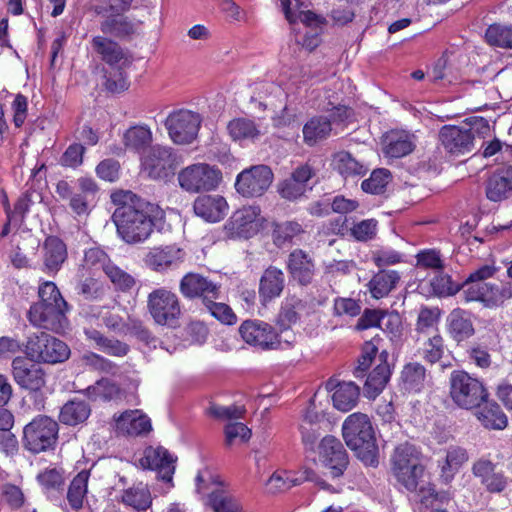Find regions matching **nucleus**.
<instances>
[{
  "mask_svg": "<svg viewBox=\"0 0 512 512\" xmlns=\"http://www.w3.org/2000/svg\"><path fill=\"white\" fill-rule=\"evenodd\" d=\"M117 208L112 214L119 237L127 244L145 242L153 233V217L145 210L146 203L131 191H119L111 195Z\"/></svg>",
  "mask_w": 512,
  "mask_h": 512,
  "instance_id": "nucleus-1",
  "label": "nucleus"
},
{
  "mask_svg": "<svg viewBox=\"0 0 512 512\" xmlns=\"http://www.w3.org/2000/svg\"><path fill=\"white\" fill-rule=\"evenodd\" d=\"M347 446L368 466H377L378 447L369 417L363 413H353L347 417L342 427Z\"/></svg>",
  "mask_w": 512,
  "mask_h": 512,
  "instance_id": "nucleus-2",
  "label": "nucleus"
},
{
  "mask_svg": "<svg viewBox=\"0 0 512 512\" xmlns=\"http://www.w3.org/2000/svg\"><path fill=\"white\" fill-rule=\"evenodd\" d=\"M422 453L413 444L405 442L395 447L390 463L391 472L398 483L408 491H417L425 467L422 463Z\"/></svg>",
  "mask_w": 512,
  "mask_h": 512,
  "instance_id": "nucleus-3",
  "label": "nucleus"
},
{
  "mask_svg": "<svg viewBox=\"0 0 512 512\" xmlns=\"http://www.w3.org/2000/svg\"><path fill=\"white\" fill-rule=\"evenodd\" d=\"M34 361L30 357L14 358L11 364L12 376L20 388L36 393L34 407L41 411L45 408V398L41 390L46 386L47 373Z\"/></svg>",
  "mask_w": 512,
  "mask_h": 512,
  "instance_id": "nucleus-4",
  "label": "nucleus"
},
{
  "mask_svg": "<svg viewBox=\"0 0 512 512\" xmlns=\"http://www.w3.org/2000/svg\"><path fill=\"white\" fill-rule=\"evenodd\" d=\"M450 396L460 408L473 409L486 402L489 394L481 381L458 370L450 376Z\"/></svg>",
  "mask_w": 512,
  "mask_h": 512,
  "instance_id": "nucleus-5",
  "label": "nucleus"
},
{
  "mask_svg": "<svg viewBox=\"0 0 512 512\" xmlns=\"http://www.w3.org/2000/svg\"><path fill=\"white\" fill-rule=\"evenodd\" d=\"M59 425L47 415H38L23 428V446L38 454L53 449L57 443Z\"/></svg>",
  "mask_w": 512,
  "mask_h": 512,
  "instance_id": "nucleus-6",
  "label": "nucleus"
},
{
  "mask_svg": "<svg viewBox=\"0 0 512 512\" xmlns=\"http://www.w3.org/2000/svg\"><path fill=\"white\" fill-rule=\"evenodd\" d=\"M182 158L167 146H152L142 158V172L153 180L167 181L175 175Z\"/></svg>",
  "mask_w": 512,
  "mask_h": 512,
  "instance_id": "nucleus-7",
  "label": "nucleus"
},
{
  "mask_svg": "<svg viewBox=\"0 0 512 512\" xmlns=\"http://www.w3.org/2000/svg\"><path fill=\"white\" fill-rule=\"evenodd\" d=\"M147 309L157 325L175 328L182 314L178 296L166 288L148 294Z\"/></svg>",
  "mask_w": 512,
  "mask_h": 512,
  "instance_id": "nucleus-8",
  "label": "nucleus"
},
{
  "mask_svg": "<svg viewBox=\"0 0 512 512\" xmlns=\"http://www.w3.org/2000/svg\"><path fill=\"white\" fill-rule=\"evenodd\" d=\"M25 353L35 361L55 364L67 360L70 349L63 341L45 332H40L28 338Z\"/></svg>",
  "mask_w": 512,
  "mask_h": 512,
  "instance_id": "nucleus-9",
  "label": "nucleus"
},
{
  "mask_svg": "<svg viewBox=\"0 0 512 512\" xmlns=\"http://www.w3.org/2000/svg\"><path fill=\"white\" fill-rule=\"evenodd\" d=\"M221 180L220 170L206 163L189 165L178 173L179 186L188 193L213 190Z\"/></svg>",
  "mask_w": 512,
  "mask_h": 512,
  "instance_id": "nucleus-10",
  "label": "nucleus"
},
{
  "mask_svg": "<svg viewBox=\"0 0 512 512\" xmlns=\"http://www.w3.org/2000/svg\"><path fill=\"white\" fill-rule=\"evenodd\" d=\"M201 117L198 113L181 109L169 114L165 121V127L170 139L178 145L193 142L201 125Z\"/></svg>",
  "mask_w": 512,
  "mask_h": 512,
  "instance_id": "nucleus-11",
  "label": "nucleus"
},
{
  "mask_svg": "<svg viewBox=\"0 0 512 512\" xmlns=\"http://www.w3.org/2000/svg\"><path fill=\"white\" fill-rule=\"evenodd\" d=\"M239 333L246 343L262 349H278L282 342L287 345L291 343L288 338L282 339V335L276 333L271 325L258 320L244 321Z\"/></svg>",
  "mask_w": 512,
  "mask_h": 512,
  "instance_id": "nucleus-12",
  "label": "nucleus"
},
{
  "mask_svg": "<svg viewBox=\"0 0 512 512\" xmlns=\"http://www.w3.org/2000/svg\"><path fill=\"white\" fill-rule=\"evenodd\" d=\"M463 297L466 302H480L485 308L500 307L512 299V282L500 286L492 283L472 284L463 290Z\"/></svg>",
  "mask_w": 512,
  "mask_h": 512,
  "instance_id": "nucleus-13",
  "label": "nucleus"
},
{
  "mask_svg": "<svg viewBox=\"0 0 512 512\" xmlns=\"http://www.w3.org/2000/svg\"><path fill=\"white\" fill-rule=\"evenodd\" d=\"M273 181L272 170L266 165H256L243 170L236 179L235 188L244 197H259Z\"/></svg>",
  "mask_w": 512,
  "mask_h": 512,
  "instance_id": "nucleus-14",
  "label": "nucleus"
},
{
  "mask_svg": "<svg viewBox=\"0 0 512 512\" xmlns=\"http://www.w3.org/2000/svg\"><path fill=\"white\" fill-rule=\"evenodd\" d=\"M69 307L60 304H33L28 312V318L32 325L60 333L68 325L66 312Z\"/></svg>",
  "mask_w": 512,
  "mask_h": 512,
  "instance_id": "nucleus-15",
  "label": "nucleus"
},
{
  "mask_svg": "<svg viewBox=\"0 0 512 512\" xmlns=\"http://www.w3.org/2000/svg\"><path fill=\"white\" fill-rule=\"evenodd\" d=\"M441 145L451 155L459 156L472 152L475 142L473 127L445 125L439 131Z\"/></svg>",
  "mask_w": 512,
  "mask_h": 512,
  "instance_id": "nucleus-16",
  "label": "nucleus"
},
{
  "mask_svg": "<svg viewBox=\"0 0 512 512\" xmlns=\"http://www.w3.org/2000/svg\"><path fill=\"white\" fill-rule=\"evenodd\" d=\"M260 208L244 206L236 210L224 225V232L229 238L249 239L258 232L257 218Z\"/></svg>",
  "mask_w": 512,
  "mask_h": 512,
  "instance_id": "nucleus-17",
  "label": "nucleus"
},
{
  "mask_svg": "<svg viewBox=\"0 0 512 512\" xmlns=\"http://www.w3.org/2000/svg\"><path fill=\"white\" fill-rule=\"evenodd\" d=\"M220 284L199 273H187L180 281L181 294L188 299L199 298L202 304L209 298H220Z\"/></svg>",
  "mask_w": 512,
  "mask_h": 512,
  "instance_id": "nucleus-18",
  "label": "nucleus"
},
{
  "mask_svg": "<svg viewBox=\"0 0 512 512\" xmlns=\"http://www.w3.org/2000/svg\"><path fill=\"white\" fill-rule=\"evenodd\" d=\"M319 456L326 467L331 470L333 477L343 474L348 465V455L339 439L325 436L319 444Z\"/></svg>",
  "mask_w": 512,
  "mask_h": 512,
  "instance_id": "nucleus-19",
  "label": "nucleus"
},
{
  "mask_svg": "<svg viewBox=\"0 0 512 512\" xmlns=\"http://www.w3.org/2000/svg\"><path fill=\"white\" fill-rule=\"evenodd\" d=\"M312 167L308 164L298 166L289 177L278 184V192L286 200H296L311 190L309 182L314 176Z\"/></svg>",
  "mask_w": 512,
  "mask_h": 512,
  "instance_id": "nucleus-20",
  "label": "nucleus"
},
{
  "mask_svg": "<svg viewBox=\"0 0 512 512\" xmlns=\"http://www.w3.org/2000/svg\"><path fill=\"white\" fill-rule=\"evenodd\" d=\"M176 457L164 447H148L144 456L140 459V465L144 469L157 471L159 477L166 482L172 480L175 472Z\"/></svg>",
  "mask_w": 512,
  "mask_h": 512,
  "instance_id": "nucleus-21",
  "label": "nucleus"
},
{
  "mask_svg": "<svg viewBox=\"0 0 512 512\" xmlns=\"http://www.w3.org/2000/svg\"><path fill=\"white\" fill-rule=\"evenodd\" d=\"M287 270L294 281L306 287L313 282L316 271L315 262L304 250L295 249L288 255Z\"/></svg>",
  "mask_w": 512,
  "mask_h": 512,
  "instance_id": "nucleus-22",
  "label": "nucleus"
},
{
  "mask_svg": "<svg viewBox=\"0 0 512 512\" xmlns=\"http://www.w3.org/2000/svg\"><path fill=\"white\" fill-rule=\"evenodd\" d=\"M195 214L207 222H219L222 220L228 210V203L221 195H201L198 196L193 204Z\"/></svg>",
  "mask_w": 512,
  "mask_h": 512,
  "instance_id": "nucleus-23",
  "label": "nucleus"
},
{
  "mask_svg": "<svg viewBox=\"0 0 512 512\" xmlns=\"http://www.w3.org/2000/svg\"><path fill=\"white\" fill-rule=\"evenodd\" d=\"M472 472L490 493H501L507 486V478L490 460L479 459L473 464Z\"/></svg>",
  "mask_w": 512,
  "mask_h": 512,
  "instance_id": "nucleus-24",
  "label": "nucleus"
},
{
  "mask_svg": "<svg viewBox=\"0 0 512 512\" xmlns=\"http://www.w3.org/2000/svg\"><path fill=\"white\" fill-rule=\"evenodd\" d=\"M389 354L383 350L377 358L378 364L368 374L364 383V393L368 398H375L379 395L387 385L390 376L391 368L388 363Z\"/></svg>",
  "mask_w": 512,
  "mask_h": 512,
  "instance_id": "nucleus-25",
  "label": "nucleus"
},
{
  "mask_svg": "<svg viewBox=\"0 0 512 512\" xmlns=\"http://www.w3.org/2000/svg\"><path fill=\"white\" fill-rule=\"evenodd\" d=\"M100 30L104 35L116 38H131L136 32V24L122 12H113L100 22Z\"/></svg>",
  "mask_w": 512,
  "mask_h": 512,
  "instance_id": "nucleus-26",
  "label": "nucleus"
},
{
  "mask_svg": "<svg viewBox=\"0 0 512 512\" xmlns=\"http://www.w3.org/2000/svg\"><path fill=\"white\" fill-rule=\"evenodd\" d=\"M512 194V167L496 170L486 181V196L489 200L497 202L508 198Z\"/></svg>",
  "mask_w": 512,
  "mask_h": 512,
  "instance_id": "nucleus-27",
  "label": "nucleus"
},
{
  "mask_svg": "<svg viewBox=\"0 0 512 512\" xmlns=\"http://www.w3.org/2000/svg\"><path fill=\"white\" fill-rule=\"evenodd\" d=\"M44 271L56 273L67 259L66 244L56 236H49L43 243Z\"/></svg>",
  "mask_w": 512,
  "mask_h": 512,
  "instance_id": "nucleus-28",
  "label": "nucleus"
},
{
  "mask_svg": "<svg viewBox=\"0 0 512 512\" xmlns=\"http://www.w3.org/2000/svg\"><path fill=\"white\" fill-rule=\"evenodd\" d=\"M284 287L285 275L281 269L269 266L264 270L259 283V295L263 302L279 297Z\"/></svg>",
  "mask_w": 512,
  "mask_h": 512,
  "instance_id": "nucleus-29",
  "label": "nucleus"
},
{
  "mask_svg": "<svg viewBox=\"0 0 512 512\" xmlns=\"http://www.w3.org/2000/svg\"><path fill=\"white\" fill-rule=\"evenodd\" d=\"M91 406L82 399L74 398L67 401L58 415L59 422L66 426L75 427L86 423L91 415Z\"/></svg>",
  "mask_w": 512,
  "mask_h": 512,
  "instance_id": "nucleus-30",
  "label": "nucleus"
},
{
  "mask_svg": "<svg viewBox=\"0 0 512 512\" xmlns=\"http://www.w3.org/2000/svg\"><path fill=\"white\" fill-rule=\"evenodd\" d=\"M115 420L118 428L131 436L146 434L152 429L150 418L139 410H127Z\"/></svg>",
  "mask_w": 512,
  "mask_h": 512,
  "instance_id": "nucleus-31",
  "label": "nucleus"
},
{
  "mask_svg": "<svg viewBox=\"0 0 512 512\" xmlns=\"http://www.w3.org/2000/svg\"><path fill=\"white\" fill-rule=\"evenodd\" d=\"M384 143L383 153L386 157L390 158L404 157L415 148L412 136L405 131H391L387 133Z\"/></svg>",
  "mask_w": 512,
  "mask_h": 512,
  "instance_id": "nucleus-32",
  "label": "nucleus"
},
{
  "mask_svg": "<svg viewBox=\"0 0 512 512\" xmlns=\"http://www.w3.org/2000/svg\"><path fill=\"white\" fill-rule=\"evenodd\" d=\"M182 261V250L174 246L153 249L147 254L145 259L146 264L157 272L164 271Z\"/></svg>",
  "mask_w": 512,
  "mask_h": 512,
  "instance_id": "nucleus-33",
  "label": "nucleus"
},
{
  "mask_svg": "<svg viewBox=\"0 0 512 512\" xmlns=\"http://www.w3.org/2000/svg\"><path fill=\"white\" fill-rule=\"evenodd\" d=\"M449 332L457 342L464 341L474 335L475 329L468 312L456 308L448 316Z\"/></svg>",
  "mask_w": 512,
  "mask_h": 512,
  "instance_id": "nucleus-34",
  "label": "nucleus"
},
{
  "mask_svg": "<svg viewBox=\"0 0 512 512\" xmlns=\"http://www.w3.org/2000/svg\"><path fill=\"white\" fill-rule=\"evenodd\" d=\"M91 45L101 59L110 66L119 64L124 59L126 60L123 49L112 38L95 36L91 40Z\"/></svg>",
  "mask_w": 512,
  "mask_h": 512,
  "instance_id": "nucleus-35",
  "label": "nucleus"
},
{
  "mask_svg": "<svg viewBox=\"0 0 512 512\" xmlns=\"http://www.w3.org/2000/svg\"><path fill=\"white\" fill-rule=\"evenodd\" d=\"M331 131L330 119L324 116L312 117L303 127V141L308 146H314L328 138Z\"/></svg>",
  "mask_w": 512,
  "mask_h": 512,
  "instance_id": "nucleus-36",
  "label": "nucleus"
},
{
  "mask_svg": "<svg viewBox=\"0 0 512 512\" xmlns=\"http://www.w3.org/2000/svg\"><path fill=\"white\" fill-rule=\"evenodd\" d=\"M56 193L62 200L69 201L70 209L78 216L88 214L90 198L76 192L66 180H60L56 184Z\"/></svg>",
  "mask_w": 512,
  "mask_h": 512,
  "instance_id": "nucleus-37",
  "label": "nucleus"
},
{
  "mask_svg": "<svg viewBox=\"0 0 512 512\" xmlns=\"http://www.w3.org/2000/svg\"><path fill=\"white\" fill-rule=\"evenodd\" d=\"M337 386L332 396L334 407L344 412L351 410L357 404L360 394L359 386L351 381L342 382Z\"/></svg>",
  "mask_w": 512,
  "mask_h": 512,
  "instance_id": "nucleus-38",
  "label": "nucleus"
},
{
  "mask_svg": "<svg viewBox=\"0 0 512 512\" xmlns=\"http://www.w3.org/2000/svg\"><path fill=\"white\" fill-rule=\"evenodd\" d=\"M400 280L399 274L394 270H382L373 276L369 282V289L376 299L388 295Z\"/></svg>",
  "mask_w": 512,
  "mask_h": 512,
  "instance_id": "nucleus-39",
  "label": "nucleus"
},
{
  "mask_svg": "<svg viewBox=\"0 0 512 512\" xmlns=\"http://www.w3.org/2000/svg\"><path fill=\"white\" fill-rule=\"evenodd\" d=\"M305 307L306 303L296 296L286 298L277 318V323L282 328V332L288 331L290 326L299 320L300 313Z\"/></svg>",
  "mask_w": 512,
  "mask_h": 512,
  "instance_id": "nucleus-40",
  "label": "nucleus"
},
{
  "mask_svg": "<svg viewBox=\"0 0 512 512\" xmlns=\"http://www.w3.org/2000/svg\"><path fill=\"white\" fill-rule=\"evenodd\" d=\"M332 165L345 178L361 176L367 172V167L346 151L336 153L333 156Z\"/></svg>",
  "mask_w": 512,
  "mask_h": 512,
  "instance_id": "nucleus-41",
  "label": "nucleus"
},
{
  "mask_svg": "<svg viewBox=\"0 0 512 512\" xmlns=\"http://www.w3.org/2000/svg\"><path fill=\"white\" fill-rule=\"evenodd\" d=\"M89 477L90 472L82 470L73 478L68 487L67 500L73 510L77 511L83 507V501L88 490Z\"/></svg>",
  "mask_w": 512,
  "mask_h": 512,
  "instance_id": "nucleus-42",
  "label": "nucleus"
},
{
  "mask_svg": "<svg viewBox=\"0 0 512 512\" xmlns=\"http://www.w3.org/2000/svg\"><path fill=\"white\" fill-rule=\"evenodd\" d=\"M485 406L477 412L478 420L488 429L502 430L506 428L508 420L496 402H485Z\"/></svg>",
  "mask_w": 512,
  "mask_h": 512,
  "instance_id": "nucleus-43",
  "label": "nucleus"
},
{
  "mask_svg": "<svg viewBox=\"0 0 512 512\" xmlns=\"http://www.w3.org/2000/svg\"><path fill=\"white\" fill-rule=\"evenodd\" d=\"M426 369L420 363H408L401 372V383L408 392H419L424 387Z\"/></svg>",
  "mask_w": 512,
  "mask_h": 512,
  "instance_id": "nucleus-44",
  "label": "nucleus"
},
{
  "mask_svg": "<svg viewBox=\"0 0 512 512\" xmlns=\"http://www.w3.org/2000/svg\"><path fill=\"white\" fill-rule=\"evenodd\" d=\"M301 483L302 480L293 477L287 471H276L266 481V493L269 495H278Z\"/></svg>",
  "mask_w": 512,
  "mask_h": 512,
  "instance_id": "nucleus-45",
  "label": "nucleus"
},
{
  "mask_svg": "<svg viewBox=\"0 0 512 512\" xmlns=\"http://www.w3.org/2000/svg\"><path fill=\"white\" fill-rule=\"evenodd\" d=\"M227 129L233 140H254L260 135L255 122L246 118L233 119L229 122Z\"/></svg>",
  "mask_w": 512,
  "mask_h": 512,
  "instance_id": "nucleus-46",
  "label": "nucleus"
},
{
  "mask_svg": "<svg viewBox=\"0 0 512 512\" xmlns=\"http://www.w3.org/2000/svg\"><path fill=\"white\" fill-rule=\"evenodd\" d=\"M123 142L127 148L140 151L152 142V132L145 126H133L124 133Z\"/></svg>",
  "mask_w": 512,
  "mask_h": 512,
  "instance_id": "nucleus-47",
  "label": "nucleus"
},
{
  "mask_svg": "<svg viewBox=\"0 0 512 512\" xmlns=\"http://www.w3.org/2000/svg\"><path fill=\"white\" fill-rule=\"evenodd\" d=\"M208 503L214 512H242L238 500L223 489L211 492Z\"/></svg>",
  "mask_w": 512,
  "mask_h": 512,
  "instance_id": "nucleus-48",
  "label": "nucleus"
},
{
  "mask_svg": "<svg viewBox=\"0 0 512 512\" xmlns=\"http://www.w3.org/2000/svg\"><path fill=\"white\" fill-rule=\"evenodd\" d=\"M302 226L296 221H285L274 225L273 241L278 247L292 242L304 233Z\"/></svg>",
  "mask_w": 512,
  "mask_h": 512,
  "instance_id": "nucleus-49",
  "label": "nucleus"
},
{
  "mask_svg": "<svg viewBox=\"0 0 512 512\" xmlns=\"http://www.w3.org/2000/svg\"><path fill=\"white\" fill-rule=\"evenodd\" d=\"M87 396L93 401H111L120 394L119 387L108 379H101L86 389Z\"/></svg>",
  "mask_w": 512,
  "mask_h": 512,
  "instance_id": "nucleus-50",
  "label": "nucleus"
},
{
  "mask_svg": "<svg viewBox=\"0 0 512 512\" xmlns=\"http://www.w3.org/2000/svg\"><path fill=\"white\" fill-rule=\"evenodd\" d=\"M122 501L124 504L140 511L146 510L152 503L149 490L139 486L125 490L122 495Z\"/></svg>",
  "mask_w": 512,
  "mask_h": 512,
  "instance_id": "nucleus-51",
  "label": "nucleus"
},
{
  "mask_svg": "<svg viewBox=\"0 0 512 512\" xmlns=\"http://www.w3.org/2000/svg\"><path fill=\"white\" fill-rule=\"evenodd\" d=\"M485 38L490 45L511 49L512 26L490 25L486 30Z\"/></svg>",
  "mask_w": 512,
  "mask_h": 512,
  "instance_id": "nucleus-52",
  "label": "nucleus"
},
{
  "mask_svg": "<svg viewBox=\"0 0 512 512\" xmlns=\"http://www.w3.org/2000/svg\"><path fill=\"white\" fill-rule=\"evenodd\" d=\"M391 173L388 169H375L370 177L364 180L361 187L364 192L371 194H381L385 191L386 186L391 181Z\"/></svg>",
  "mask_w": 512,
  "mask_h": 512,
  "instance_id": "nucleus-53",
  "label": "nucleus"
},
{
  "mask_svg": "<svg viewBox=\"0 0 512 512\" xmlns=\"http://www.w3.org/2000/svg\"><path fill=\"white\" fill-rule=\"evenodd\" d=\"M219 298H209L203 303L207 311L218 321L225 325H233L237 322V316L225 303L217 302Z\"/></svg>",
  "mask_w": 512,
  "mask_h": 512,
  "instance_id": "nucleus-54",
  "label": "nucleus"
},
{
  "mask_svg": "<svg viewBox=\"0 0 512 512\" xmlns=\"http://www.w3.org/2000/svg\"><path fill=\"white\" fill-rule=\"evenodd\" d=\"M468 460L465 449L461 447H452L447 451L445 462L442 465V476L449 479L458 469Z\"/></svg>",
  "mask_w": 512,
  "mask_h": 512,
  "instance_id": "nucleus-55",
  "label": "nucleus"
},
{
  "mask_svg": "<svg viewBox=\"0 0 512 512\" xmlns=\"http://www.w3.org/2000/svg\"><path fill=\"white\" fill-rule=\"evenodd\" d=\"M104 273L118 290L128 291L135 285L134 277L115 265L112 261L106 266Z\"/></svg>",
  "mask_w": 512,
  "mask_h": 512,
  "instance_id": "nucleus-56",
  "label": "nucleus"
},
{
  "mask_svg": "<svg viewBox=\"0 0 512 512\" xmlns=\"http://www.w3.org/2000/svg\"><path fill=\"white\" fill-rule=\"evenodd\" d=\"M444 352V340L438 333H435L433 336L429 337L423 344V358L432 364L440 361Z\"/></svg>",
  "mask_w": 512,
  "mask_h": 512,
  "instance_id": "nucleus-57",
  "label": "nucleus"
},
{
  "mask_svg": "<svg viewBox=\"0 0 512 512\" xmlns=\"http://www.w3.org/2000/svg\"><path fill=\"white\" fill-rule=\"evenodd\" d=\"M430 284L434 294L438 296L454 295L462 288V285L454 284L451 277L442 273L441 270L437 271Z\"/></svg>",
  "mask_w": 512,
  "mask_h": 512,
  "instance_id": "nucleus-58",
  "label": "nucleus"
},
{
  "mask_svg": "<svg viewBox=\"0 0 512 512\" xmlns=\"http://www.w3.org/2000/svg\"><path fill=\"white\" fill-rule=\"evenodd\" d=\"M420 502L426 506L438 507V504H449L451 501L450 494L447 492H437L432 485L420 487Z\"/></svg>",
  "mask_w": 512,
  "mask_h": 512,
  "instance_id": "nucleus-59",
  "label": "nucleus"
},
{
  "mask_svg": "<svg viewBox=\"0 0 512 512\" xmlns=\"http://www.w3.org/2000/svg\"><path fill=\"white\" fill-rule=\"evenodd\" d=\"M39 483L47 490H57L64 485V471L58 468H47L37 476Z\"/></svg>",
  "mask_w": 512,
  "mask_h": 512,
  "instance_id": "nucleus-60",
  "label": "nucleus"
},
{
  "mask_svg": "<svg viewBox=\"0 0 512 512\" xmlns=\"http://www.w3.org/2000/svg\"><path fill=\"white\" fill-rule=\"evenodd\" d=\"M377 352L378 348L374 344L370 342L364 344L362 354L358 358V365L353 372L356 378H364L366 376V372L376 357Z\"/></svg>",
  "mask_w": 512,
  "mask_h": 512,
  "instance_id": "nucleus-61",
  "label": "nucleus"
},
{
  "mask_svg": "<svg viewBox=\"0 0 512 512\" xmlns=\"http://www.w3.org/2000/svg\"><path fill=\"white\" fill-rule=\"evenodd\" d=\"M40 298L39 304H60V306H67V302L62 297L59 289L55 283L47 281L44 282L38 291Z\"/></svg>",
  "mask_w": 512,
  "mask_h": 512,
  "instance_id": "nucleus-62",
  "label": "nucleus"
},
{
  "mask_svg": "<svg viewBox=\"0 0 512 512\" xmlns=\"http://www.w3.org/2000/svg\"><path fill=\"white\" fill-rule=\"evenodd\" d=\"M246 409L244 406H219L212 404L208 408V414L216 419L230 420L243 418Z\"/></svg>",
  "mask_w": 512,
  "mask_h": 512,
  "instance_id": "nucleus-63",
  "label": "nucleus"
},
{
  "mask_svg": "<svg viewBox=\"0 0 512 512\" xmlns=\"http://www.w3.org/2000/svg\"><path fill=\"white\" fill-rule=\"evenodd\" d=\"M84 262L87 267L92 269H106L111 263L109 256L100 248H90L85 252Z\"/></svg>",
  "mask_w": 512,
  "mask_h": 512,
  "instance_id": "nucleus-64",
  "label": "nucleus"
}]
</instances>
